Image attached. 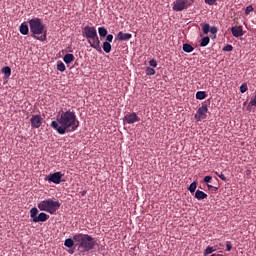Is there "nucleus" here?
<instances>
[{"label":"nucleus","mask_w":256,"mask_h":256,"mask_svg":"<svg viewBox=\"0 0 256 256\" xmlns=\"http://www.w3.org/2000/svg\"><path fill=\"white\" fill-rule=\"evenodd\" d=\"M80 122L74 110H61L56 116V120L52 121L50 127L59 135H65L68 132L78 130Z\"/></svg>","instance_id":"obj_1"},{"label":"nucleus","mask_w":256,"mask_h":256,"mask_svg":"<svg viewBox=\"0 0 256 256\" xmlns=\"http://www.w3.org/2000/svg\"><path fill=\"white\" fill-rule=\"evenodd\" d=\"M31 37L40 42L47 40V29L39 17H34L28 20Z\"/></svg>","instance_id":"obj_2"},{"label":"nucleus","mask_w":256,"mask_h":256,"mask_svg":"<svg viewBox=\"0 0 256 256\" xmlns=\"http://www.w3.org/2000/svg\"><path fill=\"white\" fill-rule=\"evenodd\" d=\"M75 246H78V249H82L83 252H89L95 249L97 241L95 238L88 234L77 233L74 234Z\"/></svg>","instance_id":"obj_3"},{"label":"nucleus","mask_w":256,"mask_h":256,"mask_svg":"<svg viewBox=\"0 0 256 256\" xmlns=\"http://www.w3.org/2000/svg\"><path fill=\"white\" fill-rule=\"evenodd\" d=\"M61 205L62 204L59 201H54L53 199H46L44 201H40L37 204V207L40 211H45L53 215L60 209Z\"/></svg>","instance_id":"obj_4"},{"label":"nucleus","mask_w":256,"mask_h":256,"mask_svg":"<svg viewBox=\"0 0 256 256\" xmlns=\"http://www.w3.org/2000/svg\"><path fill=\"white\" fill-rule=\"evenodd\" d=\"M195 0H175L172 4V9L175 12H182L193 6Z\"/></svg>","instance_id":"obj_5"},{"label":"nucleus","mask_w":256,"mask_h":256,"mask_svg":"<svg viewBox=\"0 0 256 256\" xmlns=\"http://www.w3.org/2000/svg\"><path fill=\"white\" fill-rule=\"evenodd\" d=\"M140 120H141L140 116H138L137 112H128L123 117V123L128 125H132L137 122H140Z\"/></svg>","instance_id":"obj_6"},{"label":"nucleus","mask_w":256,"mask_h":256,"mask_svg":"<svg viewBox=\"0 0 256 256\" xmlns=\"http://www.w3.org/2000/svg\"><path fill=\"white\" fill-rule=\"evenodd\" d=\"M208 111H209V108H208L207 104H202V106H200V108H198L194 118L197 121H202L207 118Z\"/></svg>","instance_id":"obj_7"},{"label":"nucleus","mask_w":256,"mask_h":256,"mask_svg":"<svg viewBox=\"0 0 256 256\" xmlns=\"http://www.w3.org/2000/svg\"><path fill=\"white\" fill-rule=\"evenodd\" d=\"M95 34H98L97 29L95 26H84L82 30V35L87 39V41H90V37L95 36Z\"/></svg>","instance_id":"obj_8"},{"label":"nucleus","mask_w":256,"mask_h":256,"mask_svg":"<svg viewBox=\"0 0 256 256\" xmlns=\"http://www.w3.org/2000/svg\"><path fill=\"white\" fill-rule=\"evenodd\" d=\"M30 124L32 129H39L43 124V118L40 114H34L30 118Z\"/></svg>","instance_id":"obj_9"},{"label":"nucleus","mask_w":256,"mask_h":256,"mask_svg":"<svg viewBox=\"0 0 256 256\" xmlns=\"http://www.w3.org/2000/svg\"><path fill=\"white\" fill-rule=\"evenodd\" d=\"M63 176H64V174H62V172H56V173L48 175L46 180L48 182H52L54 184H60L62 182Z\"/></svg>","instance_id":"obj_10"},{"label":"nucleus","mask_w":256,"mask_h":256,"mask_svg":"<svg viewBox=\"0 0 256 256\" xmlns=\"http://www.w3.org/2000/svg\"><path fill=\"white\" fill-rule=\"evenodd\" d=\"M88 44L91 48L95 49L98 53H102L101 40L97 35L94 41L88 40Z\"/></svg>","instance_id":"obj_11"},{"label":"nucleus","mask_w":256,"mask_h":256,"mask_svg":"<svg viewBox=\"0 0 256 256\" xmlns=\"http://www.w3.org/2000/svg\"><path fill=\"white\" fill-rule=\"evenodd\" d=\"M231 32H232V36L235 37V38L243 37V35H244V33H243V26L242 25L232 26Z\"/></svg>","instance_id":"obj_12"},{"label":"nucleus","mask_w":256,"mask_h":256,"mask_svg":"<svg viewBox=\"0 0 256 256\" xmlns=\"http://www.w3.org/2000/svg\"><path fill=\"white\" fill-rule=\"evenodd\" d=\"M133 35L131 33H124L123 31H119L117 33V37L116 39L118 41H129L130 39H132Z\"/></svg>","instance_id":"obj_13"},{"label":"nucleus","mask_w":256,"mask_h":256,"mask_svg":"<svg viewBox=\"0 0 256 256\" xmlns=\"http://www.w3.org/2000/svg\"><path fill=\"white\" fill-rule=\"evenodd\" d=\"M49 219V216L45 213H40L38 214V216H36V218H34V223H38V222H45Z\"/></svg>","instance_id":"obj_14"},{"label":"nucleus","mask_w":256,"mask_h":256,"mask_svg":"<svg viewBox=\"0 0 256 256\" xmlns=\"http://www.w3.org/2000/svg\"><path fill=\"white\" fill-rule=\"evenodd\" d=\"M19 32L21 35H28L29 34V26L23 22L19 26Z\"/></svg>","instance_id":"obj_15"},{"label":"nucleus","mask_w":256,"mask_h":256,"mask_svg":"<svg viewBox=\"0 0 256 256\" xmlns=\"http://www.w3.org/2000/svg\"><path fill=\"white\" fill-rule=\"evenodd\" d=\"M75 60V56L74 54H65V56H63V62L66 65H69L70 63H72Z\"/></svg>","instance_id":"obj_16"},{"label":"nucleus","mask_w":256,"mask_h":256,"mask_svg":"<svg viewBox=\"0 0 256 256\" xmlns=\"http://www.w3.org/2000/svg\"><path fill=\"white\" fill-rule=\"evenodd\" d=\"M197 200L201 201V200H204L206 198H208V194H206L205 192L203 191H200V190H197L195 192V196H194Z\"/></svg>","instance_id":"obj_17"},{"label":"nucleus","mask_w":256,"mask_h":256,"mask_svg":"<svg viewBox=\"0 0 256 256\" xmlns=\"http://www.w3.org/2000/svg\"><path fill=\"white\" fill-rule=\"evenodd\" d=\"M102 49L106 54H109L112 51V44L110 42L104 41L102 44Z\"/></svg>","instance_id":"obj_18"},{"label":"nucleus","mask_w":256,"mask_h":256,"mask_svg":"<svg viewBox=\"0 0 256 256\" xmlns=\"http://www.w3.org/2000/svg\"><path fill=\"white\" fill-rule=\"evenodd\" d=\"M182 49L185 53H192L195 50L194 46L190 43H184Z\"/></svg>","instance_id":"obj_19"},{"label":"nucleus","mask_w":256,"mask_h":256,"mask_svg":"<svg viewBox=\"0 0 256 256\" xmlns=\"http://www.w3.org/2000/svg\"><path fill=\"white\" fill-rule=\"evenodd\" d=\"M76 244L74 235L72 238H68L64 241V246L67 248H72Z\"/></svg>","instance_id":"obj_20"},{"label":"nucleus","mask_w":256,"mask_h":256,"mask_svg":"<svg viewBox=\"0 0 256 256\" xmlns=\"http://www.w3.org/2000/svg\"><path fill=\"white\" fill-rule=\"evenodd\" d=\"M202 31L205 35H208L211 30V25L209 23H201Z\"/></svg>","instance_id":"obj_21"},{"label":"nucleus","mask_w":256,"mask_h":256,"mask_svg":"<svg viewBox=\"0 0 256 256\" xmlns=\"http://www.w3.org/2000/svg\"><path fill=\"white\" fill-rule=\"evenodd\" d=\"M98 34L102 38L106 37L108 35V30L105 26H100L98 27Z\"/></svg>","instance_id":"obj_22"},{"label":"nucleus","mask_w":256,"mask_h":256,"mask_svg":"<svg viewBox=\"0 0 256 256\" xmlns=\"http://www.w3.org/2000/svg\"><path fill=\"white\" fill-rule=\"evenodd\" d=\"M211 42V38L209 36H205L201 39L200 47H207Z\"/></svg>","instance_id":"obj_23"},{"label":"nucleus","mask_w":256,"mask_h":256,"mask_svg":"<svg viewBox=\"0 0 256 256\" xmlns=\"http://www.w3.org/2000/svg\"><path fill=\"white\" fill-rule=\"evenodd\" d=\"M56 69L61 73L65 72L66 66H65L64 62H61V60H58V62L56 64Z\"/></svg>","instance_id":"obj_24"},{"label":"nucleus","mask_w":256,"mask_h":256,"mask_svg":"<svg viewBox=\"0 0 256 256\" xmlns=\"http://www.w3.org/2000/svg\"><path fill=\"white\" fill-rule=\"evenodd\" d=\"M11 72H12V70H11L10 66H4V68H2V73L4 74V76L6 78H9L11 76Z\"/></svg>","instance_id":"obj_25"},{"label":"nucleus","mask_w":256,"mask_h":256,"mask_svg":"<svg viewBox=\"0 0 256 256\" xmlns=\"http://www.w3.org/2000/svg\"><path fill=\"white\" fill-rule=\"evenodd\" d=\"M206 98H207V92H204V91L196 92V99L197 100H204Z\"/></svg>","instance_id":"obj_26"},{"label":"nucleus","mask_w":256,"mask_h":256,"mask_svg":"<svg viewBox=\"0 0 256 256\" xmlns=\"http://www.w3.org/2000/svg\"><path fill=\"white\" fill-rule=\"evenodd\" d=\"M38 209L36 207H33L30 209V218L32 219V222H34L35 218H37Z\"/></svg>","instance_id":"obj_27"},{"label":"nucleus","mask_w":256,"mask_h":256,"mask_svg":"<svg viewBox=\"0 0 256 256\" xmlns=\"http://www.w3.org/2000/svg\"><path fill=\"white\" fill-rule=\"evenodd\" d=\"M198 187V182H193L189 185L188 190L190 193H195Z\"/></svg>","instance_id":"obj_28"},{"label":"nucleus","mask_w":256,"mask_h":256,"mask_svg":"<svg viewBox=\"0 0 256 256\" xmlns=\"http://www.w3.org/2000/svg\"><path fill=\"white\" fill-rule=\"evenodd\" d=\"M145 73L147 76H154L156 74L155 68H146Z\"/></svg>","instance_id":"obj_29"},{"label":"nucleus","mask_w":256,"mask_h":256,"mask_svg":"<svg viewBox=\"0 0 256 256\" xmlns=\"http://www.w3.org/2000/svg\"><path fill=\"white\" fill-rule=\"evenodd\" d=\"M216 250L211 247V246H208L206 247L205 251H204V255H209V254H212L213 252H215Z\"/></svg>","instance_id":"obj_30"},{"label":"nucleus","mask_w":256,"mask_h":256,"mask_svg":"<svg viewBox=\"0 0 256 256\" xmlns=\"http://www.w3.org/2000/svg\"><path fill=\"white\" fill-rule=\"evenodd\" d=\"M254 11L253 5H248L245 9V15L248 16L249 14H251V12Z\"/></svg>","instance_id":"obj_31"},{"label":"nucleus","mask_w":256,"mask_h":256,"mask_svg":"<svg viewBox=\"0 0 256 256\" xmlns=\"http://www.w3.org/2000/svg\"><path fill=\"white\" fill-rule=\"evenodd\" d=\"M223 51L225 52H232L233 51V45L227 44L223 47Z\"/></svg>","instance_id":"obj_32"},{"label":"nucleus","mask_w":256,"mask_h":256,"mask_svg":"<svg viewBox=\"0 0 256 256\" xmlns=\"http://www.w3.org/2000/svg\"><path fill=\"white\" fill-rule=\"evenodd\" d=\"M219 31V28L217 26H211L210 27V33L213 35H216Z\"/></svg>","instance_id":"obj_33"},{"label":"nucleus","mask_w":256,"mask_h":256,"mask_svg":"<svg viewBox=\"0 0 256 256\" xmlns=\"http://www.w3.org/2000/svg\"><path fill=\"white\" fill-rule=\"evenodd\" d=\"M149 65L153 68H156L158 66V62L152 58V60H149Z\"/></svg>","instance_id":"obj_34"},{"label":"nucleus","mask_w":256,"mask_h":256,"mask_svg":"<svg viewBox=\"0 0 256 256\" xmlns=\"http://www.w3.org/2000/svg\"><path fill=\"white\" fill-rule=\"evenodd\" d=\"M247 83H243V84H241V86H240V92L241 93H245V92H247Z\"/></svg>","instance_id":"obj_35"},{"label":"nucleus","mask_w":256,"mask_h":256,"mask_svg":"<svg viewBox=\"0 0 256 256\" xmlns=\"http://www.w3.org/2000/svg\"><path fill=\"white\" fill-rule=\"evenodd\" d=\"M113 39H114V35L113 34H107L106 35V42L112 43Z\"/></svg>","instance_id":"obj_36"},{"label":"nucleus","mask_w":256,"mask_h":256,"mask_svg":"<svg viewBox=\"0 0 256 256\" xmlns=\"http://www.w3.org/2000/svg\"><path fill=\"white\" fill-rule=\"evenodd\" d=\"M233 249V244L230 241L226 242V251L230 252Z\"/></svg>","instance_id":"obj_37"},{"label":"nucleus","mask_w":256,"mask_h":256,"mask_svg":"<svg viewBox=\"0 0 256 256\" xmlns=\"http://www.w3.org/2000/svg\"><path fill=\"white\" fill-rule=\"evenodd\" d=\"M205 4L213 6L216 4L217 0H204Z\"/></svg>","instance_id":"obj_38"},{"label":"nucleus","mask_w":256,"mask_h":256,"mask_svg":"<svg viewBox=\"0 0 256 256\" xmlns=\"http://www.w3.org/2000/svg\"><path fill=\"white\" fill-rule=\"evenodd\" d=\"M213 180L212 176H206L204 177L203 181L207 184L211 183V181Z\"/></svg>","instance_id":"obj_39"},{"label":"nucleus","mask_w":256,"mask_h":256,"mask_svg":"<svg viewBox=\"0 0 256 256\" xmlns=\"http://www.w3.org/2000/svg\"><path fill=\"white\" fill-rule=\"evenodd\" d=\"M207 188H208V190H212V191H215V192H217L219 190V187H215V186H212L210 184H207Z\"/></svg>","instance_id":"obj_40"},{"label":"nucleus","mask_w":256,"mask_h":256,"mask_svg":"<svg viewBox=\"0 0 256 256\" xmlns=\"http://www.w3.org/2000/svg\"><path fill=\"white\" fill-rule=\"evenodd\" d=\"M218 178H220L222 181L226 182L227 181V177L224 174H220L218 175Z\"/></svg>","instance_id":"obj_41"},{"label":"nucleus","mask_w":256,"mask_h":256,"mask_svg":"<svg viewBox=\"0 0 256 256\" xmlns=\"http://www.w3.org/2000/svg\"><path fill=\"white\" fill-rule=\"evenodd\" d=\"M97 36H98V33H96L95 35L91 36L89 38V41L94 42V40L97 38Z\"/></svg>","instance_id":"obj_42"},{"label":"nucleus","mask_w":256,"mask_h":256,"mask_svg":"<svg viewBox=\"0 0 256 256\" xmlns=\"http://www.w3.org/2000/svg\"><path fill=\"white\" fill-rule=\"evenodd\" d=\"M86 194H87V191H82V192H81V195H82V196H85Z\"/></svg>","instance_id":"obj_43"},{"label":"nucleus","mask_w":256,"mask_h":256,"mask_svg":"<svg viewBox=\"0 0 256 256\" xmlns=\"http://www.w3.org/2000/svg\"><path fill=\"white\" fill-rule=\"evenodd\" d=\"M211 256H223L221 254H212Z\"/></svg>","instance_id":"obj_44"},{"label":"nucleus","mask_w":256,"mask_h":256,"mask_svg":"<svg viewBox=\"0 0 256 256\" xmlns=\"http://www.w3.org/2000/svg\"><path fill=\"white\" fill-rule=\"evenodd\" d=\"M215 174H216L217 176H219V175H220L218 172H215Z\"/></svg>","instance_id":"obj_45"},{"label":"nucleus","mask_w":256,"mask_h":256,"mask_svg":"<svg viewBox=\"0 0 256 256\" xmlns=\"http://www.w3.org/2000/svg\"><path fill=\"white\" fill-rule=\"evenodd\" d=\"M69 253H70V254H73V253H74V251H69Z\"/></svg>","instance_id":"obj_46"},{"label":"nucleus","mask_w":256,"mask_h":256,"mask_svg":"<svg viewBox=\"0 0 256 256\" xmlns=\"http://www.w3.org/2000/svg\"><path fill=\"white\" fill-rule=\"evenodd\" d=\"M216 181H219V179H218V178H216Z\"/></svg>","instance_id":"obj_47"}]
</instances>
